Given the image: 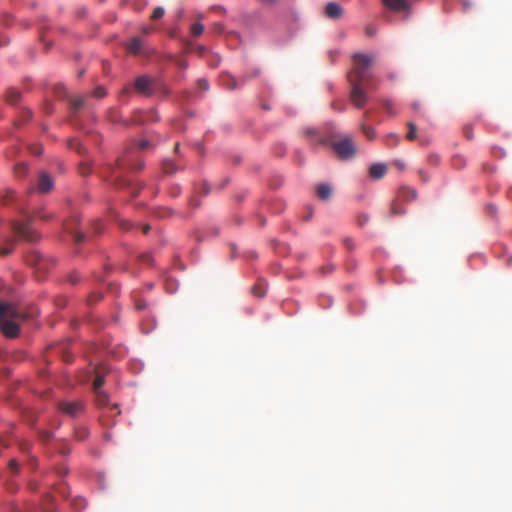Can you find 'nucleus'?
Wrapping results in <instances>:
<instances>
[{
  "label": "nucleus",
  "instance_id": "3c124183",
  "mask_svg": "<svg viewBox=\"0 0 512 512\" xmlns=\"http://www.w3.org/2000/svg\"><path fill=\"white\" fill-rule=\"evenodd\" d=\"M130 92H131V89H130V87H129V86H126V87H124V88L121 90V94H122V95H127V96H128V95H130Z\"/></svg>",
  "mask_w": 512,
  "mask_h": 512
},
{
  "label": "nucleus",
  "instance_id": "69168bd1",
  "mask_svg": "<svg viewBox=\"0 0 512 512\" xmlns=\"http://www.w3.org/2000/svg\"><path fill=\"white\" fill-rule=\"evenodd\" d=\"M139 190H140V187L136 191H133V195L136 196L138 194Z\"/></svg>",
  "mask_w": 512,
  "mask_h": 512
},
{
  "label": "nucleus",
  "instance_id": "0eeeda50",
  "mask_svg": "<svg viewBox=\"0 0 512 512\" xmlns=\"http://www.w3.org/2000/svg\"><path fill=\"white\" fill-rule=\"evenodd\" d=\"M59 409L70 417H76L83 412L84 408L80 401H62L59 403Z\"/></svg>",
  "mask_w": 512,
  "mask_h": 512
},
{
  "label": "nucleus",
  "instance_id": "bb28decb",
  "mask_svg": "<svg viewBox=\"0 0 512 512\" xmlns=\"http://www.w3.org/2000/svg\"><path fill=\"white\" fill-rule=\"evenodd\" d=\"M69 147L71 149L76 150L79 154H82L85 152V148L83 147V145L76 139L69 141Z\"/></svg>",
  "mask_w": 512,
  "mask_h": 512
},
{
  "label": "nucleus",
  "instance_id": "2eb2a0df",
  "mask_svg": "<svg viewBox=\"0 0 512 512\" xmlns=\"http://www.w3.org/2000/svg\"><path fill=\"white\" fill-rule=\"evenodd\" d=\"M70 106L71 109H73L74 111L81 109L84 106V98L81 96H77L70 99Z\"/></svg>",
  "mask_w": 512,
  "mask_h": 512
},
{
  "label": "nucleus",
  "instance_id": "58836bf2",
  "mask_svg": "<svg viewBox=\"0 0 512 512\" xmlns=\"http://www.w3.org/2000/svg\"><path fill=\"white\" fill-rule=\"evenodd\" d=\"M84 239H85V234H84V233H82V232H76V233L74 234V240H75V242L80 243V242H83V241H84Z\"/></svg>",
  "mask_w": 512,
  "mask_h": 512
},
{
  "label": "nucleus",
  "instance_id": "a878e982",
  "mask_svg": "<svg viewBox=\"0 0 512 512\" xmlns=\"http://www.w3.org/2000/svg\"><path fill=\"white\" fill-rule=\"evenodd\" d=\"M88 435H89V432H88V430H87L86 428H84V427L77 428V429L75 430V437H76V439H77V440H79V441H83V440H85V439L88 437Z\"/></svg>",
  "mask_w": 512,
  "mask_h": 512
},
{
  "label": "nucleus",
  "instance_id": "6e6552de",
  "mask_svg": "<svg viewBox=\"0 0 512 512\" xmlns=\"http://www.w3.org/2000/svg\"><path fill=\"white\" fill-rule=\"evenodd\" d=\"M53 188V181L49 174L41 172L37 183V189L41 193H47Z\"/></svg>",
  "mask_w": 512,
  "mask_h": 512
},
{
  "label": "nucleus",
  "instance_id": "ea45409f",
  "mask_svg": "<svg viewBox=\"0 0 512 512\" xmlns=\"http://www.w3.org/2000/svg\"><path fill=\"white\" fill-rule=\"evenodd\" d=\"M139 258H140V261L145 262V263H151V261H152L151 255L149 253L141 254Z\"/></svg>",
  "mask_w": 512,
  "mask_h": 512
},
{
  "label": "nucleus",
  "instance_id": "6e6d98bb",
  "mask_svg": "<svg viewBox=\"0 0 512 512\" xmlns=\"http://www.w3.org/2000/svg\"><path fill=\"white\" fill-rule=\"evenodd\" d=\"M368 222V216H364L363 219H360V225H364Z\"/></svg>",
  "mask_w": 512,
  "mask_h": 512
},
{
  "label": "nucleus",
  "instance_id": "4c0bfd02",
  "mask_svg": "<svg viewBox=\"0 0 512 512\" xmlns=\"http://www.w3.org/2000/svg\"><path fill=\"white\" fill-rule=\"evenodd\" d=\"M418 175H419V177L421 178V180L423 182H427L429 180L428 173L425 170H423V169H419L418 170Z\"/></svg>",
  "mask_w": 512,
  "mask_h": 512
},
{
  "label": "nucleus",
  "instance_id": "09e8293b",
  "mask_svg": "<svg viewBox=\"0 0 512 512\" xmlns=\"http://www.w3.org/2000/svg\"><path fill=\"white\" fill-rule=\"evenodd\" d=\"M177 64L179 65V67H181L183 69H185L188 66L187 62L185 60H183V59H179L177 61Z\"/></svg>",
  "mask_w": 512,
  "mask_h": 512
},
{
  "label": "nucleus",
  "instance_id": "c756f323",
  "mask_svg": "<svg viewBox=\"0 0 512 512\" xmlns=\"http://www.w3.org/2000/svg\"><path fill=\"white\" fill-rule=\"evenodd\" d=\"M79 171L83 176L89 175L92 172L90 164L86 161L79 165Z\"/></svg>",
  "mask_w": 512,
  "mask_h": 512
},
{
  "label": "nucleus",
  "instance_id": "dca6fc26",
  "mask_svg": "<svg viewBox=\"0 0 512 512\" xmlns=\"http://www.w3.org/2000/svg\"><path fill=\"white\" fill-rule=\"evenodd\" d=\"M407 127H408L409 130H408V133L406 135V138L409 141L415 140L416 137H417V126L413 122H408L407 123Z\"/></svg>",
  "mask_w": 512,
  "mask_h": 512
},
{
  "label": "nucleus",
  "instance_id": "4468645a",
  "mask_svg": "<svg viewBox=\"0 0 512 512\" xmlns=\"http://www.w3.org/2000/svg\"><path fill=\"white\" fill-rule=\"evenodd\" d=\"M401 197L406 201L415 200L417 198V191L410 187H403L401 189Z\"/></svg>",
  "mask_w": 512,
  "mask_h": 512
},
{
  "label": "nucleus",
  "instance_id": "5701e85b",
  "mask_svg": "<svg viewBox=\"0 0 512 512\" xmlns=\"http://www.w3.org/2000/svg\"><path fill=\"white\" fill-rule=\"evenodd\" d=\"M203 31L204 26L200 22L194 23L190 28L191 35L194 37L200 36L203 33Z\"/></svg>",
  "mask_w": 512,
  "mask_h": 512
},
{
  "label": "nucleus",
  "instance_id": "423d86ee",
  "mask_svg": "<svg viewBox=\"0 0 512 512\" xmlns=\"http://www.w3.org/2000/svg\"><path fill=\"white\" fill-rule=\"evenodd\" d=\"M14 232L22 239L33 242L39 238V235L36 231H34L27 223H17L13 224Z\"/></svg>",
  "mask_w": 512,
  "mask_h": 512
},
{
  "label": "nucleus",
  "instance_id": "c85d7f7f",
  "mask_svg": "<svg viewBox=\"0 0 512 512\" xmlns=\"http://www.w3.org/2000/svg\"><path fill=\"white\" fill-rule=\"evenodd\" d=\"M106 95H107V91L103 86L96 87L92 92V96H94L96 98H103Z\"/></svg>",
  "mask_w": 512,
  "mask_h": 512
},
{
  "label": "nucleus",
  "instance_id": "39448f33",
  "mask_svg": "<svg viewBox=\"0 0 512 512\" xmlns=\"http://www.w3.org/2000/svg\"><path fill=\"white\" fill-rule=\"evenodd\" d=\"M155 81L147 75H141L135 79V91L143 96H151L154 91Z\"/></svg>",
  "mask_w": 512,
  "mask_h": 512
},
{
  "label": "nucleus",
  "instance_id": "4d7b16f0",
  "mask_svg": "<svg viewBox=\"0 0 512 512\" xmlns=\"http://www.w3.org/2000/svg\"><path fill=\"white\" fill-rule=\"evenodd\" d=\"M118 406L117 404L113 405L112 407L109 408V411L110 412H113L114 410H117Z\"/></svg>",
  "mask_w": 512,
  "mask_h": 512
},
{
  "label": "nucleus",
  "instance_id": "864d4df0",
  "mask_svg": "<svg viewBox=\"0 0 512 512\" xmlns=\"http://www.w3.org/2000/svg\"><path fill=\"white\" fill-rule=\"evenodd\" d=\"M412 108H413L414 110H418V109L420 108V103H419V102H413V103H412Z\"/></svg>",
  "mask_w": 512,
  "mask_h": 512
},
{
  "label": "nucleus",
  "instance_id": "e433bc0d",
  "mask_svg": "<svg viewBox=\"0 0 512 512\" xmlns=\"http://www.w3.org/2000/svg\"><path fill=\"white\" fill-rule=\"evenodd\" d=\"M197 86L199 89L204 90V91L208 90V88H209V84H208L207 80H205V79H199L197 81Z\"/></svg>",
  "mask_w": 512,
  "mask_h": 512
},
{
  "label": "nucleus",
  "instance_id": "f03ea898",
  "mask_svg": "<svg viewBox=\"0 0 512 512\" xmlns=\"http://www.w3.org/2000/svg\"><path fill=\"white\" fill-rule=\"evenodd\" d=\"M373 61L372 55L363 53L353 55V66L348 75L350 85H366L367 88H376L374 75L370 72Z\"/></svg>",
  "mask_w": 512,
  "mask_h": 512
},
{
  "label": "nucleus",
  "instance_id": "f3484780",
  "mask_svg": "<svg viewBox=\"0 0 512 512\" xmlns=\"http://www.w3.org/2000/svg\"><path fill=\"white\" fill-rule=\"evenodd\" d=\"M95 393H96V401L99 406H105L108 404L109 398L105 392L100 390V391H95Z\"/></svg>",
  "mask_w": 512,
  "mask_h": 512
},
{
  "label": "nucleus",
  "instance_id": "9d476101",
  "mask_svg": "<svg viewBox=\"0 0 512 512\" xmlns=\"http://www.w3.org/2000/svg\"><path fill=\"white\" fill-rule=\"evenodd\" d=\"M383 3L394 11H404L409 7L408 0H383Z\"/></svg>",
  "mask_w": 512,
  "mask_h": 512
},
{
  "label": "nucleus",
  "instance_id": "4be33fe9",
  "mask_svg": "<svg viewBox=\"0 0 512 512\" xmlns=\"http://www.w3.org/2000/svg\"><path fill=\"white\" fill-rule=\"evenodd\" d=\"M21 98V93L17 90H10L7 93V100L11 104H16Z\"/></svg>",
  "mask_w": 512,
  "mask_h": 512
},
{
  "label": "nucleus",
  "instance_id": "473e14b6",
  "mask_svg": "<svg viewBox=\"0 0 512 512\" xmlns=\"http://www.w3.org/2000/svg\"><path fill=\"white\" fill-rule=\"evenodd\" d=\"M165 13V10L164 8L162 7H156L151 15V18L153 20H157V19H160Z\"/></svg>",
  "mask_w": 512,
  "mask_h": 512
},
{
  "label": "nucleus",
  "instance_id": "bf43d9fd",
  "mask_svg": "<svg viewBox=\"0 0 512 512\" xmlns=\"http://www.w3.org/2000/svg\"><path fill=\"white\" fill-rule=\"evenodd\" d=\"M396 164H397V166H398L399 168H401V169H403V168H404V164H403V163L397 162Z\"/></svg>",
  "mask_w": 512,
  "mask_h": 512
},
{
  "label": "nucleus",
  "instance_id": "f8f14e48",
  "mask_svg": "<svg viewBox=\"0 0 512 512\" xmlns=\"http://www.w3.org/2000/svg\"><path fill=\"white\" fill-rule=\"evenodd\" d=\"M387 171V166L383 163L373 164L369 169V174L374 179L382 178Z\"/></svg>",
  "mask_w": 512,
  "mask_h": 512
},
{
  "label": "nucleus",
  "instance_id": "aec40b11",
  "mask_svg": "<svg viewBox=\"0 0 512 512\" xmlns=\"http://www.w3.org/2000/svg\"><path fill=\"white\" fill-rule=\"evenodd\" d=\"M96 374L97 375L93 383V389L94 391H100L104 384V377L100 374V369L96 370Z\"/></svg>",
  "mask_w": 512,
  "mask_h": 512
},
{
  "label": "nucleus",
  "instance_id": "cd10ccee",
  "mask_svg": "<svg viewBox=\"0 0 512 512\" xmlns=\"http://www.w3.org/2000/svg\"><path fill=\"white\" fill-rule=\"evenodd\" d=\"M361 129H362V132L364 133V135L369 139V140H373L376 136V132L375 130L370 127V126H366V125H362L361 126Z\"/></svg>",
  "mask_w": 512,
  "mask_h": 512
},
{
  "label": "nucleus",
  "instance_id": "f704fd0d",
  "mask_svg": "<svg viewBox=\"0 0 512 512\" xmlns=\"http://www.w3.org/2000/svg\"><path fill=\"white\" fill-rule=\"evenodd\" d=\"M343 243H344L345 247L347 248V250L352 251L355 249L356 245L352 238H350V237L344 238Z\"/></svg>",
  "mask_w": 512,
  "mask_h": 512
},
{
  "label": "nucleus",
  "instance_id": "c03bdc74",
  "mask_svg": "<svg viewBox=\"0 0 512 512\" xmlns=\"http://www.w3.org/2000/svg\"><path fill=\"white\" fill-rule=\"evenodd\" d=\"M137 146H138V149L143 150L149 146V142L146 140H141L138 142Z\"/></svg>",
  "mask_w": 512,
  "mask_h": 512
},
{
  "label": "nucleus",
  "instance_id": "49530a36",
  "mask_svg": "<svg viewBox=\"0 0 512 512\" xmlns=\"http://www.w3.org/2000/svg\"><path fill=\"white\" fill-rule=\"evenodd\" d=\"M120 226L125 229V230H128L130 229V227L132 226L130 222L126 221V220H121L120 221Z\"/></svg>",
  "mask_w": 512,
  "mask_h": 512
},
{
  "label": "nucleus",
  "instance_id": "79ce46f5",
  "mask_svg": "<svg viewBox=\"0 0 512 512\" xmlns=\"http://www.w3.org/2000/svg\"><path fill=\"white\" fill-rule=\"evenodd\" d=\"M146 306H147V303L144 300H137L135 302V307L137 310H142V309L146 308Z\"/></svg>",
  "mask_w": 512,
  "mask_h": 512
},
{
  "label": "nucleus",
  "instance_id": "9b49d317",
  "mask_svg": "<svg viewBox=\"0 0 512 512\" xmlns=\"http://www.w3.org/2000/svg\"><path fill=\"white\" fill-rule=\"evenodd\" d=\"M125 47L129 53L137 55L141 51L142 40L139 37H133L125 44Z\"/></svg>",
  "mask_w": 512,
  "mask_h": 512
},
{
  "label": "nucleus",
  "instance_id": "72a5a7b5",
  "mask_svg": "<svg viewBox=\"0 0 512 512\" xmlns=\"http://www.w3.org/2000/svg\"><path fill=\"white\" fill-rule=\"evenodd\" d=\"M102 298V294L99 292H93L88 296V303L94 304Z\"/></svg>",
  "mask_w": 512,
  "mask_h": 512
},
{
  "label": "nucleus",
  "instance_id": "0e129e2a",
  "mask_svg": "<svg viewBox=\"0 0 512 512\" xmlns=\"http://www.w3.org/2000/svg\"><path fill=\"white\" fill-rule=\"evenodd\" d=\"M463 5H464L465 7L470 6L469 2H467V1H463Z\"/></svg>",
  "mask_w": 512,
  "mask_h": 512
},
{
  "label": "nucleus",
  "instance_id": "5fc2aeb1",
  "mask_svg": "<svg viewBox=\"0 0 512 512\" xmlns=\"http://www.w3.org/2000/svg\"><path fill=\"white\" fill-rule=\"evenodd\" d=\"M149 230H150V225L146 224V225L143 226V233L144 234H147L149 232Z\"/></svg>",
  "mask_w": 512,
  "mask_h": 512
},
{
  "label": "nucleus",
  "instance_id": "8fccbe9b",
  "mask_svg": "<svg viewBox=\"0 0 512 512\" xmlns=\"http://www.w3.org/2000/svg\"><path fill=\"white\" fill-rule=\"evenodd\" d=\"M438 160H439L438 156H436V155H430L429 156V162L432 163V164L438 163Z\"/></svg>",
  "mask_w": 512,
  "mask_h": 512
},
{
  "label": "nucleus",
  "instance_id": "680f3d73",
  "mask_svg": "<svg viewBox=\"0 0 512 512\" xmlns=\"http://www.w3.org/2000/svg\"><path fill=\"white\" fill-rule=\"evenodd\" d=\"M47 112H48V113H51V112H52V108H51V105H50V104L47 106Z\"/></svg>",
  "mask_w": 512,
  "mask_h": 512
},
{
  "label": "nucleus",
  "instance_id": "37998d69",
  "mask_svg": "<svg viewBox=\"0 0 512 512\" xmlns=\"http://www.w3.org/2000/svg\"><path fill=\"white\" fill-rule=\"evenodd\" d=\"M9 468L12 470L13 473H17L18 472V464L17 462H15L14 460H11L10 463H9Z\"/></svg>",
  "mask_w": 512,
  "mask_h": 512
},
{
  "label": "nucleus",
  "instance_id": "7ed1b4c3",
  "mask_svg": "<svg viewBox=\"0 0 512 512\" xmlns=\"http://www.w3.org/2000/svg\"><path fill=\"white\" fill-rule=\"evenodd\" d=\"M332 149L341 159H350L356 154V146L350 136L330 142Z\"/></svg>",
  "mask_w": 512,
  "mask_h": 512
},
{
  "label": "nucleus",
  "instance_id": "e2e57ef3",
  "mask_svg": "<svg viewBox=\"0 0 512 512\" xmlns=\"http://www.w3.org/2000/svg\"><path fill=\"white\" fill-rule=\"evenodd\" d=\"M45 439H48L50 437V434L48 432L44 433Z\"/></svg>",
  "mask_w": 512,
  "mask_h": 512
},
{
  "label": "nucleus",
  "instance_id": "1a4fd4ad",
  "mask_svg": "<svg viewBox=\"0 0 512 512\" xmlns=\"http://www.w3.org/2000/svg\"><path fill=\"white\" fill-rule=\"evenodd\" d=\"M325 14L328 18L339 19L343 14V9L339 4L330 2L325 7Z\"/></svg>",
  "mask_w": 512,
  "mask_h": 512
},
{
  "label": "nucleus",
  "instance_id": "20e7f679",
  "mask_svg": "<svg viewBox=\"0 0 512 512\" xmlns=\"http://www.w3.org/2000/svg\"><path fill=\"white\" fill-rule=\"evenodd\" d=\"M350 100L352 104L357 108L361 109L365 106L368 101L367 91L375 90L376 88H367L366 85H350Z\"/></svg>",
  "mask_w": 512,
  "mask_h": 512
},
{
  "label": "nucleus",
  "instance_id": "052dcab7",
  "mask_svg": "<svg viewBox=\"0 0 512 512\" xmlns=\"http://www.w3.org/2000/svg\"><path fill=\"white\" fill-rule=\"evenodd\" d=\"M367 34L368 35H373V31L370 28H367Z\"/></svg>",
  "mask_w": 512,
  "mask_h": 512
},
{
  "label": "nucleus",
  "instance_id": "a19ab883",
  "mask_svg": "<svg viewBox=\"0 0 512 512\" xmlns=\"http://www.w3.org/2000/svg\"><path fill=\"white\" fill-rule=\"evenodd\" d=\"M116 186L119 188H124V187L130 186V183H129V181H127L125 179H119L116 182Z\"/></svg>",
  "mask_w": 512,
  "mask_h": 512
},
{
  "label": "nucleus",
  "instance_id": "f257e3e1",
  "mask_svg": "<svg viewBox=\"0 0 512 512\" xmlns=\"http://www.w3.org/2000/svg\"><path fill=\"white\" fill-rule=\"evenodd\" d=\"M30 315L10 303L0 302V331L10 338L19 334L20 323L28 319Z\"/></svg>",
  "mask_w": 512,
  "mask_h": 512
},
{
  "label": "nucleus",
  "instance_id": "b1692460",
  "mask_svg": "<svg viewBox=\"0 0 512 512\" xmlns=\"http://www.w3.org/2000/svg\"><path fill=\"white\" fill-rule=\"evenodd\" d=\"M382 104L387 114H389L390 116L397 115V111L395 110L392 101L384 100Z\"/></svg>",
  "mask_w": 512,
  "mask_h": 512
},
{
  "label": "nucleus",
  "instance_id": "6ab92c4d",
  "mask_svg": "<svg viewBox=\"0 0 512 512\" xmlns=\"http://www.w3.org/2000/svg\"><path fill=\"white\" fill-rule=\"evenodd\" d=\"M252 293L256 297H263L266 293V285L263 283L256 284L252 287Z\"/></svg>",
  "mask_w": 512,
  "mask_h": 512
},
{
  "label": "nucleus",
  "instance_id": "338daca9",
  "mask_svg": "<svg viewBox=\"0 0 512 512\" xmlns=\"http://www.w3.org/2000/svg\"><path fill=\"white\" fill-rule=\"evenodd\" d=\"M178 148H179V144L177 143V144L175 145L174 150H175V151H178Z\"/></svg>",
  "mask_w": 512,
  "mask_h": 512
},
{
  "label": "nucleus",
  "instance_id": "393cba45",
  "mask_svg": "<svg viewBox=\"0 0 512 512\" xmlns=\"http://www.w3.org/2000/svg\"><path fill=\"white\" fill-rule=\"evenodd\" d=\"M14 244H15L14 240H8L6 243V246H4L0 249V255H2V256L9 255L13 250Z\"/></svg>",
  "mask_w": 512,
  "mask_h": 512
},
{
  "label": "nucleus",
  "instance_id": "774afa93",
  "mask_svg": "<svg viewBox=\"0 0 512 512\" xmlns=\"http://www.w3.org/2000/svg\"><path fill=\"white\" fill-rule=\"evenodd\" d=\"M83 73H84V71H83V70H82V71H79V76H82V75H83Z\"/></svg>",
  "mask_w": 512,
  "mask_h": 512
},
{
  "label": "nucleus",
  "instance_id": "2f4dec72",
  "mask_svg": "<svg viewBox=\"0 0 512 512\" xmlns=\"http://www.w3.org/2000/svg\"><path fill=\"white\" fill-rule=\"evenodd\" d=\"M386 139H387V144L388 145H394L395 146L399 142V136L397 134H394V133L388 134Z\"/></svg>",
  "mask_w": 512,
  "mask_h": 512
},
{
  "label": "nucleus",
  "instance_id": "412c9836",
  "mask_svg": "<svg viewBox=\"0 0 512 512\" xmlns=\"http://www.w3.org/2000/svg\"><path fill=\"white\" fill-rule=\"evenodd\" d=\"M223 84L230 90L237 88L236 79L231 75H226L223 77Z\"/></svg>",
  "mask_w": 512,
  "mask_h": 512
},
{
  "label": "nucleus",
  "instance_id": "a18cd8bd",
  "mask_svg": "<svg viewBox=\"0 0 512 512\" xmlns=\"http://www.w3.org/2000/svg\"><path fill=\"white\" fill-rule=\"evenodd\" d=\"M36 217L39 218V219H42V220H48L50 218V216L43 212V211H39L37 214H36Z\"/></svg>",
  "mask_w": 512,
  "mask_h": 512
},
{
  "label": "nucleus",
  "instance_id": "c9c22d12",
  "mask_svg": "<svg viewBox=\"0 0 512 512\" xmlns=\"http://www.w3.org/2000/svg\"><path fill=\"white\" fill-rule=\"evenodd\" d=\"M15 171L18 175H24L27 171V166L24 163H19L15 166Z\"/></svg>",
  "mask_w": 512,
  "mask_h": 512
},
{
  "label": "nucleus",
  "instance_id": "a211bd4d",
  "mask_svg": "<svg viewBox=\"0 0 512 512\" xmlns=\"http://www.w3.org/2000/svg\"><path fill=\"white\" fill-rule=\"evenodd\" d=\"M163 171L166 174H172L177 171V167L172 160L163 161Z\"/></svg>",
  "mask_w": 512,
  "mask_h": 512
},
{
  "label": "nucleus",
  "instance_id": "7c9ffc66",
  "mask_svg": "<svg viewBox=\"0 0 512 512\" xmlns=\"http://www.w3.org/2000/svg\"><path fill=\"white\" fill-rule=\"evenodd\" d=\"M406 213L405 209L399 206L397 203H393L391 206V214L392 215H404Z\"/></svg>",
  "mask_w": 512,
  "mask_h": 512
},
{
  "label": "nucleus",
  "instance_id": "603ef678",
  "mask_svg": "<svg viewBox=\"0 0 512 512\" xmlns=\"http://www.w3.org/2000/svg\"><path fill=\"white\" fill-rule=\"evenodd\" d=\"M214 29H215V31H217L219 33L223 31V27L221 24H215Z\"/></svg>",
  "mask_w": 512,
  "mask_h": 512
},
{
  "label": "nucleus",
  "instance_id": "de8ad7c7",
  "mask_svg": "<svg viewBox=\"0 0 512 512\" xmlns=\"http://www.w3.org/2000/svg\"><path fill=\"white\" fill-rule=\"evenodd\" d=\"M464 133L468 139H473L471 127H466Z\"/></svg>",
  "mask_w": 512,
  "mask_h": 512
},
{
  "label": "nucleus",
  "instance_id": "13d9d810",
  "mask_svg": "<svg viewBox=\"0 0 512 512\" xmlns=\"http://www.w3.org/2000/svg\"><path fill=\"white\" fill-rule=\"evenodd\" d=\"M143 163H140L137 167L131 166L132 169H142Z\"/></svg>",
  "mask_w": 512,
  "mask_h": 512
},
{
  "label": "nucleus",
  "instance_id": "ddd939ff",
  "mask_svg": "<svg viewBox=\"0 0 512 512\" xmlns=\"http://www.w3.org/2000/svg\"><path fill=\"white\" fill-rule=\"evenodd\" d=\"M317 196L322 200H327L331 196V187L327 184L317 186Z\"/></svg>",
  "mask_w": 512,
  "mask_h": 512
}]
</instances>
